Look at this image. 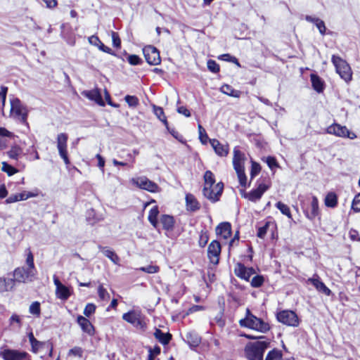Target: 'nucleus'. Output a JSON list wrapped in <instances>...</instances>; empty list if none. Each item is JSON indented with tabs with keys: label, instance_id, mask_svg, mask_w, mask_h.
Returning <instances> with one entry per match:
<instances>
[{
	"label": "nucleus",
	"instance_id": "obj_26",
	"mask_svg": "<svg viewBox=\"0 0 360 360\" xmlns=\"http://www.w3.org/2000/svg\"><path fill=\"white\" fill-rule=\"evenodd\" d=\"M186 210L190 212H195L200 209V204L197 199L192 194H186Z\"/></svg>",
	"mask_w": 360,
	"mask_h": 360
},
{
	"label": "nucleus",
	"instance_id": "obj_28",
	"mask_svg": "<svg viewBox=\"0 0 360 360\" xmlns=\"http://www.w3.org/2000/svg\"><path fill=\"white\" fill-rule=\"evenodd\" d=\"M311 82L314 90H316L319 93L323 91L324 89L323 82L319 76L311 74Z\"/></svg>",
	"mask_w": 360,
	"mask_h": 360
},
{
	"label": "nucleus",
	"instance_id": "obj_1",
	"mask_svg": "<svg viewBox=\"0 0 360 360\" xmlns=\"http://www.w3.org/2000/svg\"><path fill=\"white\" fill-rule=\"evenodd\" d=\"M25 266L16 268L13 271L15 282L27 283L35 280L37 274L34 263V256L30 248L26 250Z\"/></svg>",
	"mask_w": 360,
	"mask_h": 360
},
{
	"label": "nucleus",
	"instance_id": "obj_61",
	"mask_svg": "<svg viewBox=\"0 0 360 360\" xmlns=\"http://www.w3.org/2000/svg\"><path fill=\"white\" fill-rule=\"evenodd\" d=\"M318 30H319V32L324 35L326 33V27L325 26V23L323 20H316V23L315 24Z\"/></svg>",
	"mask_w": 360,
	"mask_h": 360
},
{
	"label": "nucleus",
	"instance_id": "obj_10",
	"mask_svg": "<svg viewBox=\"0 0 360 360\" xmlns=\"http://www.w3.org/2000/svg\"><path fill=\"white\" fill-rule=\"evenodd\" d=\"M68 136L67 134L60 133L57 136V148L60 157L63 160L65 164L68 165L70 164V160L68 156Z\"/></svg>",
	"mask_w": 360,
	"mask_h": 360
},
{
	"label": "nucleus",
	"instance_id": "obj_30",
	"mask_svg": "<svg viewBox=\"0 0 360 360\" xmlns=\"http://www.w3.org/2000/svg\"><path fill=\"white\" fill-rule=\"evenodd\" d=\"M221 91L226 95H229L230 96L234 97V98H238L240 96V91L238 90L233 89L230 85L229 84H224L221 89Z\"/></svg>",
	"mask_w": 360,
	"mask_h": 360
},
{
	"label": "nucleus",
	"instance_id": "obj_55",
	"mask_svg": "<svg viewBox=\"0 0 360 360\" xmlns=\"http://www.w3.org/2000/svg\"><path fill=\"white\" fill-rule=\"evenodd\" d=\"M96 310V306L94 304H88L84 308V314L89 317L94 313Z\"/></svg>",
	"mask_w": 360,
	"mask_h": 360
},
{
	"label": "nucleus",
	"instance_id": "obj_20",
	"mask_svg": "<svg viewBox=\"0 0 360 360\" xmlns=\"http://www.w3.org/2000/svg\"><path fill=\"white\" fill-rule=\"evenodd\" d=\"M82 94L86 98H89L91 101H95L97 104L101 106L105 105V102L103 101L101 93L98 89H95L90 91H84Z\"/></svg>",
	"mask_w": 360,
	"mask_h": 360
},
{
	"label": "nucleus",
	"instance_id": "obj_17",
	"mask_svg": "<svg viewBox=\"0 0 360 360\" xmlns=\"http://www.w3.org/2000/svg\"><path fill=\"white\" fill-rule=\"evenodd\" d=\"M233 166L234 169L244 168L246 158L245 154L238 147L233 148Z\"/></svg>",
	"mask_w": 360,
	"mask_h": 360
},
{
	"label": "nucleus",
	"instance_id": "obj_45",
	"mask_svg": "<svg viewBox=\"0 0 360 360\" xmlns=\"http://www.w3.org/2000/svg\"><path fill=\"white\" fill-rule=\"evenodd\" d=\"M124 100L129 107H136L139 105V99L135 96L127 95Z\"/></svg>",
	"mask_w": 360,
	"mask_h": 360
},
{
	"label": "nucleus",
	"instance_id": "obj_59",
	"mask_svg": "<svg viewBox=\"0 0 360 360\" xmlns=\"http://www.w3.org/2000/svg\"><path fill=\"white\" fill-rule=\"evenodd\" d=\"M68 355L81 357L82 355V349L79 347H75L74 348L70 349Z\"/></svg>",
	"mask_w": 360,
	"mask_h": 360
},
{
	"label": "nucleus",
	"instance_id": "obj_8",
	"mask_svg": "<svg viewBox=\"0 0 360 360\" xmlns=\"http://www.w3.org/2000/svg\"><path fill=\"white\" fill-rule=\"evenodd\" d=\"M326 132L329 134H333L338 137L348 138L352 140L356 138L355 133L350 131L347 128V127L342 126L337 123H334L328 127L326 129Z\"/></svg>",
	"mask_w": 360,
	"mask_h": 360
},
{
	"label": "nucleus",
	"instance_id": "obj_40",
	"mask_svg": "<svg viewBox=\"0 0 360 360\" xmlns=\"http://www.w3.org/2000/svg\"><path fill=\"white\" fill-rule=\"evenodd\" d=\"M276 207L281 211L283 214L287 216L289 219L292 218V214L288 205L283 203L282 202H278L276 204Z\"/></svg>",
	"mask_w": 360,
	"mask_h": 360
},
{
	"label": "nucleus",
	"instance_id": "obj_52",
	"mask_svg": "<svg viewBox=\"0 0 360 360\" xmlns=\"http://www.w3.org/2000/svg\"><path fill=\"white\" fill-rule=\"evenodd\" d=\"M20 153L21 149L19 147H13L8 153V156L15 160L18 159Z\"/></svg>",
	"mask_w": 360,
	"mask_h": 360
},
{
	"label": "nucleus",
	"instance_id": "obj_9",
	"mask_svg": "<svg viewBox=\"0 0 360 360\" xmlns=\"http://www.w3.org/2000/svg\"><path fill=\"white\" fill-rule=\"evenodd\" d=\"M276 317L279 322L289 326L296 327L299 324L297 314L290 310L281 311L277 314Z\"/></svg>",
	"mask_w": 360,
	"mask_h": 360
},
{
	"label": "nucleus",
	"instance_id": "obj_57",
	"mask_svg": "<svg viewBox=\"0 0 360 360\" xmlns=\"http://www.w3.org/2000/svg\"><path fill=\"white\" fill-rule=\"evenodd\" d=\"M219 58L226 60V61H231L234 63H236L238 66H240V63L238 60V59L236 57L231 56L230 54H223L221 55Z\"/></svg>",
	"mask_w": 360,
	"mask_h": 360
},
{
	"label": "nucleus",
	"instance_id": "obj_12",
	"mask_svg": "<svg viewBox=\"0 0 360 360\" xmlns=\"http://www.w3.org/2000/svg\"><path fill=\"white\" fill-rule=\"evenodd\" d=\"M224 188V184L221 182L214 184L213 186L204 187L203 194L205 197L212 202H216L219 200Z\"/></svg>",
	"mask_w": 360,
	"mask_h": 360
},
{
	"label": "nucleus",
	"instance_id": "obj_43",
	"mask_svg": "<svg viewBox=\"0 0 360 360\" xmlns=\"http://www.w3.org/2000/svg\"><path fill=\"white\" fill-rule=\"evenodd\" d=\"M98 294L99 296V298L101 300H108L110 299V295L106 290L105 288H103L102 285H100L98 288Z\"/></svg>",
	"mask_w": 360,
	"mask_h": 360
},
{
	"label": "nucleus",
	"instance_id": "obj_5",
	"mask_svg": "<svg viewBox=\"0 0 360 360\" xmlns=\"http://www.w3.org/2000/svg\"><path fill=\"white\" fill-rule=\"evenodd\" d=\"M332 63L340 77L346 82H349L352 78V72L349 64L340 57L335 55L332 56Z\"/></svg>",
	"mask_w": 360,
	"mask_h": 360
},
{
	"label": "nucleus",
	"instance_id": "obj_34",
	"mask_svg": "<svg viewBox=\"0 0 360 360\" xmlns=\"http://www.w3.org/2000/svg\"><path fill=\"white\" fill-rule=\"evenodd\" d=\"M56 293V296L61 300H67L70 295L69 289L64 285L57 288Z\"/></svg>",
	"mask_w": 360,
	"mask_h": 360
},
{
	"label": "nucleus",
	"instance_id": "obj_37",
	"mask_svg": "<svg viewBox=\"0 0 360 360\" xmlns=\"http://www.w3.org/2000/svg\"><path fill=\"white\" fill-rule=\"evenodd\" d=\"M159 211L157 206L152 207L149 212L148 220L154 227H156L158 224L157 217Z\"/></svg>",
	"mask_w": 360,
	"mask_h": 360
},
{
	"label": "nucleus",
	"instance_id": "obj_23",
	"mask_svg": "<svg viewBox=\"0 0 360 360\" xmlns=\"http://www.w3.org/2000/svg\"><path fill=\"white\" fill-rule=\"evenodd\" d=\"M77 322L81 327L83 332L86 333L89 335L94 334V328L89 319L82 316H78L77 319Z\"/></svg>",
	"mask_w": 360,
	"mask_h": 360
},
{
	"label": "nucleus",
	"instance_id": "obj_35",
	"mask_svg": "<svg viewBox=\"0 0 360 360\" xmlns=\"http://www.w3.org/2000/svg\"><path fill=\"white\" fill-rule=\"evenodd\" d=\"M204 181H205L204 187L208 188V186H213L215 184V179H214V174L210 170L206 171L204 174Z\"/></svg>",
	"mask_w": 360,
	"mask_h": 360
},
{
	"label": "nucleus",
	"instance_id": "obj_15",
	"mask_svg": "<svg viewBox=\"0 0 360 360\" xmlns=\"http://www.w3.org/2000/svg\"><path fill=\"white\" fill-rule=\"evenodd\" d=\"M234 273L238 277L248 281L255 274V270L252 267L248 268L241 263H237L234 269Z\"/></svg>",
	"mask_w": 360,
	"mask_h": 360
},
{
	"label": "nucleus",
	"instance_id": "obj_38",
	"mask_svg": "<svg viewBox=\"0 0 360 360\" xmlns=\"http://www.w3.org/2000/svg\"><path fill=\"white\" fill-rule=\"evenodd\" d=\"M235 171L237 174L238 179L240 186L245 187L247 185V176L245 174V167L238 169H235Z\"/></svg>",
	"mask_w": 360,
	"mask_h": 360
},
{
	"label": "nucleus",
	"instance_id": "obj_58",
	"mask_svg": "<svg viewBox=\"0 0 360 360\" xmlns=\"http://www.w3.org/2000/svg\"><path fill=\"white\" fill-rule=\"evenodd\" d=\"M269 226V222H266L264 226L259 228L257 232V236L260 238H264L266 234L268 228Z\"/></svg>",
	"mask_w": 360,
	"mask_h": 360
},
{
	"label": "nucleus",
	"instance_id": "obj_24",
	"mask_svg": "<svg viewBox=\"0 0 360 360\" xmlns=\"http://www.w3.org/2000/svg\"><path fill=\"white\" fill-rule=\"evenodd\" d=\"M216 233L224 239L228 238L230 237L231 233V224L229 222H222L219 224L216 228Z\"/></svg>",
	"mask_w": 360,
	"mask_h": 360
},
{
	"label": "nucleus",
	"instance_id": "obj_33",
	"mask_svg": "<svg viewBox=\"0 0 360 360\" xmlns=\"http://www.w3.org/2000/svg\"><path fill=\"white\" fill-rule=\"evenodd\" d=\"M325 205L328 207H335L338 204V198L334 193H329L325 198Z\"/></svg>",
	"mask_w": 360,
	"mask_h": 360
},
{
	"label": "nucleus",
	"instance_id": "obj_7",
	"mask_svg": "<svg viewBox=\"0 0 360 360\" xmlns=\"http://www.w3.org/2000/svg\"><path fill=\"white\" fill-rule=\"evenodd\" d=\"M131 182L138 188L150 193H158L160 191V188L156 183L144 176L133 178Z\"/></svg>",
	"mask_w": 360,
	"mask_h": 360
},
{
	"label": "nucleus",
	"instance_id": "obj_3",
	"mask_svg": "<svg viewBox=\"0 0 360 360\" xmlns=\"http://www.w3.org/2000/svg\"><path fill=\"white\" fill-rule=\"evenodd\" d=\"M269 345L268 341L248 342L245 347V356L248 360H263L264 353Z\"/></svg>",
	"mask_w": 360,
	"mask_h": 360
},
{
	"label": "nucleus",
	"instance_id": "obj_13",
	"mask_svg": "<svg viewBox=\"0 0 360 360\" xmlns=\"http://www.w3.org/2000/svg\"><path fill=\"white\" fill-rule=\"evenodd\" d=\"M269 188V185L259 184L256 189L249 193H243V196L252 202H257L262 198L264 193L267 191Z\"/></svg>",
	"mask_w": 360,
	"mask_h": 360
},
{
	"label": "nucleus",
	"instance_id": "obj_54",
	"mask_svg": "<svg viewBox=\"0 0 360 360\" xmlns=\"http://www.w3.org/2000/svg\"><path fill=\"white\" fill-rule=\"evenodd\" d=\"M127 60L132 65H139L142 62L141 59L136 55H129Z\"/></svg>",
	"mask_w": 360,
	"mask_h": 360
},
{
	"label": "nucleus",
	"instance_id": "obj_21",
	"mask_svg": "<svg viewBox=\"0 0 360 360\" xmlns=\"http://www.w3.org/2000/svg\"><path fill=\"white\" fill-rule=\"evenodd\" d=\"M304 213L307 218L309 220H313L319 215V201L316 196H312L310 210H306Z\"/></svg>",
	"mask_w": 360,
	"mask_h": 360
},
{
	"label": "nucleus",
	"instance_id": "obj_56",
	"mask_svg": "<svg viewBox=\"0 0 360 360\" xmlns=\"http://www.w3.org/2000/svg\"><path fill=\"white\" fill-rule=\"evenodd\" d=\"M208 235L206 231H201L200 239H199V245L202 248L205 247L208 241Z\"/></svg>",
	"mask_w": 360,
	"mask_h": 360
},
{
	"label": "nucleus",
	"instance_id": "obj_53",
	"mask_svg": "<svg viewBox=\"0 0 360 360\" xmlns=\"http://www.w3.org/2000/svg\"><path fill=\"white\" fill-rule=\"evenodd\" d=\"M111 37L113 46L116 48H120L121 46V40L119 34L117 32L112 31Z\"/></svg>",
	"mask_w": 360,
	"mask_h": 360
},
{
	"label": "nucleus",
	"instance_id": "obj_18",
	"mask_svg": "<svg viewBox=\"0 0 360 360\" xmlns=\"http://www.w3.org/2000/svg\"><path fill=\"white\" fill-rule=\"evenodd\" d=\"M37 195H38L37 193L23 191L20 193H15V194L10 195L6 200V202L7 204H10V203L15 202L18 201L25 200L30 198L37 197Z\"/></svg>",
	"mask_w": 360,
	"mask_h": 360
},
{
	"label": "nucleus",
	"instance_id": "obj_2",
	"mask_svg": "<svg viewBox=\"0 0 360 360\" xmlns=\"http://www.w3.org/2000/svg\"><path fill=\"white\" fill-rule=\"evenodd\" d=\"M239 323L241 327L248 328L263 333L270 330L269 323L255 316L249 309H246L245 316L240 320Z\"/></svg>",
	"mask_w": 360,
	"mask_h": 360
},
{
	"label": "nucleus",
	"instance_id": "obj_42",
	"mask_svg": "<svg viewBox=\"0 0 360 360\" xmlns=\"http://www.w3.org/2000/svg\"><path fill=\"white\" fill-rule=\"evenodd\" d=\"M1 169L2 171L6 172L8 176H12L18 172V170L15 167L5 162L2 163Z\"/></svg>",
	"mask_w": 360,
	"mask_h": 360
},
{
	"label": "nucleus",
	"instance_id": "obj_16",
	"mask_svg": "<svg viewBox=\"0 0 360 360\" xmlns=\"http://www.w3.org/2000/svg\"><path fill=\"white\" fill-rule=\"evenodd\" d=\"M27 356L25 352H18L13 349H4L0 352V356L4 360H22Z\"/></svg>",
	"mask_w": 360,
	"mask_h": 360
},
{
	"label": "nucleus",
	"instance_id": "obj_63",
	"mask_svg": "<svg viewBox=\"0 0 360 360\" xmlns=\"http://www.w3.org/2000/svg\"><path fill=\"white\" fill-rule=\"evenodd\" d=\"M43 343L41 342L38 341L37 340H35V342H32L31 344L32 345V351L34 353H37L39 348L42 346Z\"/></svg>",
	"mask_w": 360,
	"mask_h": 360
},
{
	"label": "nucleus",
	"instance_id": "obj_47",
	"mask_svg": "<svg viewBox=\"0 0 360 360\" xmlns=\"http://www.w3.org/2000/svg\"><path fill=\"white\" fill-rule=\"evenodd\" d=\"M264 281V277L262 276H255L251 281V285L253 288H259L263 284Z\"/></svg>",
	"mask_w": 360,
	"mask_h": 360
},
{
	"label": "nucleus",
	"instance_id": "obj_4",
	"mask_svg": "<svg viewBox=\"0 0 360 360\" xmlns=\"http://www.w3.org/2000/svg\"><path fill=\"white\" fill-rule=\"evenodd\" d=\"M122 319L136 329L144 330L146 328V316L140 311H129L122 315Z\"/></svg>",
	"mask_w": 360,
	"mask_h": 360
},
{
	"label": "nucleus",
	"instance_id": "obj_50",
	"mask_svg": "<svg viewBox=\"0 0 360 360\" xmlns=\"http://www.w3.org/2000/svg\"><path fill=\"white\" fill-rule=\"evenodd\" d=\"M199 138L202 143H206L208 139L207 134L201 124H198Z\"/></svg>",
	"mask_w": 360,
	"mask_h": 360
},
{
	"label": "nucleus",
	"instance_id": "obj_11",
	"mask_svg": "<svg viewBox=\"0 0 360 360\" xmlns=\"http://www.w3.org/2000/svg\"><path fill=\"white\" fill-rule=\"evenodd\" d=\"M146 62L152 65H159L161 62L160 53L158 50L153 46H146L143 49Z\"/></svg>",
	"mask_w": 360,
	"mask_h": 360
},
{
	"label": "nucleus",
	"instance_id": "obj_41",
	"mask_svg": "<svg viewBox=\"0 0 360 360\" xmlns=\"http://www.w3.org/2000/svg\"><path fill=\"white\" fill-rule=\"evenodd\" d=\"M29 312L36 316H39L41 314L40 303L39 302H32L29 307Z\"/></svg>",
	"mask_w": 360,
	"mask_h": 360
},
{
	"label": "nucleus",
	"instance_id": "obj_48",
	"mask_svg": "<svg viewBox=\"0 0 360 360\" xmlns=\"http://www.w3.org/2000/svg\"><path fill=\"white\" fill-rule=\"evenodd\" d=\"M352 209L355 212H360V193L355 195L352 203Z\"/></svg>",
	"mask_w": 360,
	"mask_h": 360
},
{
	"label": "nucleus",
	"instance_id": "obj_19",
	"mask_svg": "<svg viewBox=\"0 0 360 360\" xmlns=\"http://www.w3.org/2000/svg\"><path fill=\"white\" fill-rule=\"evenodd\" d=\"M307 282L311 283L319 292L328 296L331 294V290L319 279L317 275L313 278H309Z\"/></svg>",
	"mask_w": 360,
	"mask_h": 360
},
{
	"label": "nucleus",
	"instance_id": "obj_22",
	"mask_svg": "<svg viewBox=\"0 0 360 360\" xmlns=\"http://www.w3.org/2000/svg\"><path fill=\"white\" fill-rule=\"evenodd\" d=\"M210 144L213 149L214 150V152L221 157H225L229 153V146L228 145H223L221 144L218 140L217 139H211L210 141Z\"/></svg>",
	"mask_w": 360,
	"mask_h": 360
},
{
	"label": "nucleus",
	"instance_id": "obj_44",
	"mask_svg": "<svg viewBox=\"0 0 360 360\" xmlns=\"http://www.w3.org/2000/svg\"><path fill=\"white\" fill-rule=\"evenodd\" d=\"M148 360H154L155 357L160 354V347L155 346L153 348L148 347Z\"/></svg>",
	"mask_w": 360,
	"mask_h": 360
},
{
	"label": "nucleus",
	"instance_id": "obj_49",
	"mask_svg": "<svg viewBox=\"0 0 360 360\" xmlns=\"http://www.w3.org/2000/svg\"><path fill=\"white\" fill-rule=\"evenodd\" d=\"M260 170H261L260 165L258 163L252 161L251 171H250L251 179H253L255 176H257L260 172Z\"/></svg>",
	"mask_w": 360,
	"mask_h": 360
},
{
	"label": "nucleus",
	"instance_id": "obj_36",
	"mask_svg": "<svg viewBox=\"0 0 360 360\" xmlns=\"http://www.w3.org/2000/svg\"><path fill=\"white\" fill-rule=\"evenodd\" d=\"M153 112L156 117L164 123L165 127H167L168 122L165 115L163 109L161 107L153 105Z\"/></svg>",
	"mask_w": 360,
	"mask_h": 360
},
{
	"label": "nucleus",
	"instance_id": "obj_32",
	"mask_svg": "<svg viewBox=\"0 0 360 360\" xmlns=\"http://www.w3.org/2000/svg\"><path fill=\"white\" fill-rule=\"evenodd\" d=\"M160 221L162 224V226L166 230H170L173 228L174 221V218L169 215H162Z\"/></svg>",
	"mask_w": 360,
	"mask_h": 360
},
{
	"label": "nucleus",
	"instance_id": "obj_62",
	"mask_svg": "<svg viewBox=\"0 0 360 360\" xmlns=\"http://www.w3.org/2000/svg\"><path fill=\"white\" fill-rule=\"evenodd\" d=\"M266 162L271 169L278 166L276 159L273 157H267Z\"/></svg>",
	"mask_w": 360,
	"mask_h": 360
},
{
	"label": "nucleus",
	"instance_id": "obj_60",
	"mask_svg": "<svg viewBox=\"0 0 360 360\" xmlns=\"http://www.w3.org/2000/svg\"><path fill=\"white\" fill-rule=\"evenodd\" d=\"M8 88L6 86H1V90L0 92V102L2 105V107L4 106L6 98Z\"/></svg>",
	"mask_w": 360,
	"mask_h": 360
},
{
	"label": "nucleus",
	"instance_id": "obj_25",
	"mask_svg": "<svg viewBox=\"0 0 360 360\" xmlns=\"http://www.w3.org/2000/svg\"><path fill=\"white\" fill-rule=\"evenodd\" d=\"M15 287V281L13 278L0 277V292L12 291Z\"/></svg>",
	"mask_w": 360,
	"mask_h": 360
},
{
	"label": "nucleus",
	"instance_id": "obj_64",
	"mask_svg": "<svg viewBox=\"0 0 360 360\" xmlns=\"http://www.w3.org/2000/svg\"><path fill=\"white\" fill-rule=\"evenodd\" d=\"M89 41L91 44L96 46H99L101 43V41L98 39V37L94 35L89 38Z\"/></svg>",
	"mask_w": 360,
	"mask_h": 360
},
{
	"label": "nucleus",
	"instance_id": "obj_29",
	"mask_svg": "<svg viewBox=\"0 0 360 360\" xmlns=\"http://www.w3.org/2000/svg\"><path fill=\"white\" fill-rule=\"evenodd\" d=\"M188 343L191 347H197L201 341L200 336L194 332H188L186 335Z\"/></svg>",
	"mask_w": 360,
	"mask_h": 360
},
{
	"label": "nucleus",
	"instance_id": "obj_6",
	"mask_svg": "<svg viewBox=\"0 0 360 360\" xmlns=\"http://www.w3.org/2000/svg\"><path fill=\"white\" fill-rule=\"evenodd\" d=\"M11 113L22 123L27 124L28 110L17 98L11 100Z\"/></svg>",
	"mask_w": 360,
	"mask_h": 360
},
{
	"label": "nucleus",
	"instance_id": "obj_14",
	"mask_svg": "<svg viewBox=\"0 0 360 360\" xmlns=\"http://www.w3.org/2000/svg\"><path fill=\"white\" fill-rule=\"evenodd\" d=\"M221 252V245L217 240L210 243L207 249V255L210 262L214 264L219 263V255Z\"/></svg>",
	"mask_w": 360,
	"mask_h": 360
},
{
	"label": "nucleus",
	"instance_id": "obj_39",
	"mask_svg": "<svg viewBox=\"0 0 360 360\" xmlns=\"http://www.w3.org/2000/svg\"><path fill=\"white\" fill-rule=\"evenodd\" d=\"M265 360H283L281 351L278 349H273L270 351L267 354Z\"/></svg>",
	"mask_w": 360,
	"mask_h": 360
},
{
	"label": "nucleus",
	"instance_id": "obj_31",
	"mask_svg": "<svg viewBox=\"0 0 360 360\" xmlns=\"http://www.w3.org/2000/svg\"><path fill=\"white\" fill-rule=\"evenodd\" d=\"M99 248L102 250L103 254L109 258L114 264H118L120 258L114 251L107 248L100 247Z\"/></svg>",
	"mask_w": 360,
	"mask_h": 360
},
{
	"label": "nucleus",
	"instance_id": "obj_46",
	"mask_svg": "<svg viewBox=\"0 0 360 360\" xmlns=\"http://www.w3.org/2000/svg\"><path fill=\"white\" fill-rule=\"evenodd\" d=\"M140 271L148 273L155 274L159 271V266L155 265H148L147 266H143L139 269Z\"/></svg>",
	"mask_w": 360,
	"mask_h": 360
},
{
	"label": "nucleus",
	"instance_id": "obj_27",
	"mask_svg": "<svg viewBox=\"0 0 360 360\" xmlns=\"http://www.w3.org/2000/svg\"><path fill=\"white\" fill-rule=\"evenodd\" d=\"M155 338L162 345H167L172 339V335L169 333H163L160 329H156L154 333Z\"/></svg>",
	"mask_w": 360,
	"mask_h": 360
},
{
	"label": "nucleus",
	"instance_id": "obj_51",
	"mask_svg": "<svg viewBox=\"0 0 360 360\" xmlns=\"http://www.w3.org/2000/svg\"><path fill=\"white\" fill-rule=\"evenodd\" d=\"M207 68L210 71L214 73H217L219 71V65L213 60H209L207 61Z\"/></svg>",
	"mask_w": 360,
	"mask_h": 360
}]
</instances>
